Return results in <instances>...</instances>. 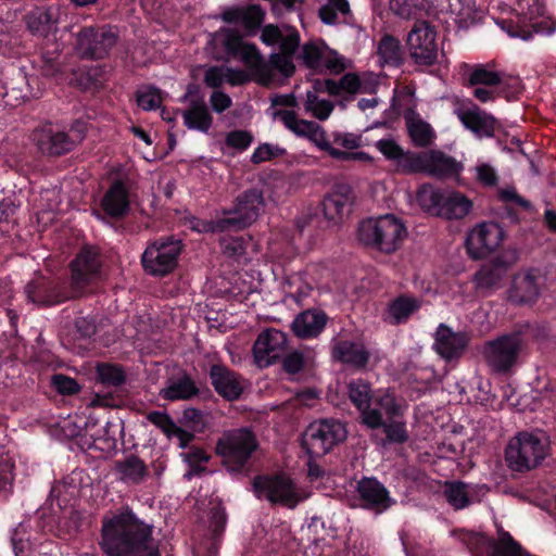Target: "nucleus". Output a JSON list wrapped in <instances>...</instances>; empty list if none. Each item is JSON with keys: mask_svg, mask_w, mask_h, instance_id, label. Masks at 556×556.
<instances>
[{"mask_svg": "<svg viewBox=\"0 0 556 556\" xmlns=\"http://www.w3.org/2000/svg\"><path fill=\"white\" fill-rule=\"evenodd\" d=\"M161 102L162 98L156 88H149L146 91H140L137 93V103L141 109L146 111L159 108Z\"/></svg>", "mask_w": 556, "mask_h": 556, "instance_id": "obj_59", "label": "nucleus"}, {"mask_svg": "<svg viewBox=\"0 0 556 556\" xmlns=\"http://www.w3.org/2000/svg\"><path fill=\"white\" fill-rule=\"evenodd\" d=\"M253 490L258 498L275 505L278 503V473L256 476L253 479Z\"/></svg>", "mask_w": 556, "mask_h": 556, "instance_id": "obj_45", "label": "nucleus"}, {"mask_svg": "<svg viewBox=\"0 0 556 556\" xmlns=\"http://www.w3.org/2000/svg\"><path fill=\"white\" fill-rule=\"evenodd\" d=\"M210 379L215 391L227 401L238 400L243 392L240 376L225 365H212Z\"/></svg>", "mask_w": 556, "mask_h": 556, "instance_id": "obj_19", "label": "nucleus"}, {"mask_svg": "<svg viewBox=\"0 0 556 556\" xmlns=\"http://www.w3.org/2000/svg\"><path fill=\"white\" fill-rule=\"evenodd\" d=\"M471 208L472 203L467 197L456 191H448L444 192L442 207L441 211H439V216H443L448 219H458L468 215Z\"/></svg>", "mask_w": 556, "mask_h": 556, "instance_id": "obj_36", "label": "nucleus"}, {"mask_svg": "<svg viewBox=\"0 0 556 556\" xmlns=\"http://www.w3.org/2000/svg\"><path fill=\"white\" fill-rule=\"evenodd\" d=\"M199 394V389L194 381L187 374L180 378L169 380L167 387L160 390L159 395L167 401H186Z\"/></svg>", "mask_w": 556, "mask_h": 556, "instance_id": "obj_34", "label": "nucleus"}, {"mask_svg": "<svg viewBox=\"0 0 556 556\" xmlns=\"http://www.w3.org/2000/svg\"><path fill=\"white\" fill-rule=\"evenodd\" d=\"M410 56L418 64H432L438 56L437 31L427 22H418L407 36Z\"/></svg>", "mask_w": 556, "mask_h": 556, "instance_id": "obj_15", "label": "nucleus"}, {"mask_svg": "<svg viewBox=\"0 0 556 556\" xmlns=\"http://www.w3.org/2000/svg\"><path fill=\"white\" fill-rule=\"evenodd\" d=\"M350 13L348 0H326L318 11L321 22L327 25H336L341 21H345Z\"/></svg>", "mask_w": 556, "mask_h": 556, "instance_id": "obj_37", "label": "nucleus"}, {"mask_svg": "<svg viewBox=\"0 0 556 556\" xmlns=\"http://www.w3.org/2000/svg\"><path fill=\"white\" fill-rule=\"evenodd\" d=\"M24 18L28 29L39 35H46L54 23L51 10L45 7L34 8Z\"/></svg>", "mask_w": 556, "mask_h": 556, "instance_id": "obj_41", "label": "nucleus"}, {"mask_svg": "<svg viewBox=\"0 0 556 556\" xmlns=\"http://www.w3.org/2000/svg\"><path fill=\"white\" fill-rule=\"evenodd\" d=\"M253 141V136L248 130H232L227 134L225 143L227 147L243 151Z\"/></svg>", "mask_w": 556, "mask_h": 556, "instance_id": "obj_58", "label": "nucleus"}, {"mask_svg": "<svg viewBox=\"0 0 556 556\" xmlns=\"http://www.w3.org/2000/svg\"><path fill=\"white\" fill-rule=\"evenodd\" d=\"M96 332L97 327L92 319L78 317L75 320V336L77 339H90Z\"/></svg>", "mask_w": 556, "mask_h": 556, "instance_id": "obj_63", "label": "nucleus"}, {"mask_svg": "<svg viewBox=\"0 0 556 556\" xmlns=\"http://www.w3.org/2000/svg\"><path fill=\"white\" fill-rule=\"evenodd\" d=\"M35 139L40 152L47 156H61L70 153L84 139L80 131H63L46 125L36 130Z\"/></svg>", "mask_w": 556, "mask_h": 556, "instance_id": "obj_13", "label": "nucleus"}, {"mask_svg": "<svg viewBox=\"0 0 556 556\" xmlns=\"http://www.w3.org/2000/svg\"><path fill=\"white\" fill-rule=\"evenodd\" d=\"M52 387L63 395H74L80 391L78 382L66 375L55 374L51 377Z\"/></svg>", "mask_w": 556, "mask_h": 556, "instance_id": "obj_55", "label": "nucleus"}, {"mask_svg": "<svg viewBox=\"0 0 556 556\" xmlns=\"http://www.w3.org/2000/svg\"><path fill=\"white\" fill-rule=\"evenodd\" d=\"M98 379L105 386L118 387L125 382V372L122 367L112 364L97 366Z\"/></svg>", "mask_w": 556, "mask_h": 556, "instance_id": "obj_50", "label": "nucleus"}, {"mask_svg": "<svg viewBox=\"0 0 556 556\" xmlns=\"http://www.w3.org/2000/svg\"><path fill=\"white\" fill-rule=\"evenodd\" d=\"M375 146L388 160L394 161L400 168L404 172H408V163H410L409 156H415V153L404 152L403 149L390 138L380 139Z\"/></svg>", "mask_w": 556, "mask_h": 556, "instance_id": "obj_40", "label": "nucleus"}, {"mask_svg": "<svg viewBox=\"0 0 556 556\" xmlns=\"http://www.w3.org/2000/svg\"><path fill=\"white\" fill-rule=\"evenodd\" d=\"M375 402L388 417L387 421L382 420L379 427L383 428L387 440L391 443L405 442L408 438L406 424L400 419L405 406L400 404L389 391L378 393Z\"/></svg>", "mask_w": 556, "mask_h": 556, "instance_id": "obj_16", "label": "nucleus"}, {"mask_svg": "<svg viewBox=\"0 0 556 556\" xmlns=\"http://www.w3.org/2000/svg\"><path fill=\"white\" fill-rule=\"evenodd\" d=\"M280 119L285 126L298 136L307 137L319 149L329 148L325 130L316 123L298 118L293 112L281 111Z\"/></svg>", "mask_w": 556, "mask_h": 556, "instance_id": "obj_24", "label": "nucleus"}, {"mask_svg": "<svg viewBox=\"0 0 556 556\" xmlns=\"http://www.w3.org/2000/svg\"><path fill=\"white\" fill-rule=\"evenodd\" d=\"M226 80V71L218 66L210 67L204 74V83L210 88H218Z\"/></svg>", "mask_w": 556, "mask_h": 556, "instance_id": "obj_64", "label": "nucleus"}, {"mask_svg": "<svg viewBox=\"0 0 556 556\" xmlns=\"http://www.w3.org/2000/svg\"><path fill=\"white\" fill-rule=\"evenodd\" d=\"M181 249V241L173 238L152 242L147 247L141 257L144 270L150 275L160 277L172 273L177 266Z\"/></svg>", "mask_w": 556, "mask_h": 556, "instance_id": "obj_10", "label": "nucleus"}, {"mask_svg": "<svg viewBox=\"0 0 556 556\" xmlns=\"http://www.w3.org/2000/svg\"><path fill=\"white\" fill-rule=\"evenodd\" d=\"M257 447L254 433L247 428H240L225 431L216 441L215 453L228 471L241 472Z\"/></svg>", "mask_w": 556, "mask_h": 556, "instance_id": "obj_7", "label": "nucleus"}, {"mask_svg": "<svg viewBox=\"0 0 556 556\" xmlns=\"http://www.w3.org/2000/svg\"><path fill=\"white\" fill-rule=\"evenodd\" d=\"M477 181L486 187H493L497 182V174L495 168L485 162H479L473 167Z\"/></svg>", "mask_w": 556, "mask_h": 556, "instance_id": "obj_56", "label": "nucleus"}, {"mask_svg": "<svg viewBox=\"0 0 556 556\" xmlns=\"http://www.w3.org/2000/svg\"><path fill=\"white\" fill-rule=\"evenodd\" d=\"M468 344V337L463 332H454L445 325H440L435 332L434 349L443 358L458 357Z\"/></svg>", "mask_w": 556, "mask_h": 556, "instance_id": "obj_25", "label": "nucleus"}, {"mask_svg": "<svg viewBox=\"0 0 556 556\" xmlns=\"http://www.w3.org/2000/svg\"><path fill=\"white\" fill-rule=\"evenodd\" d=\"M114 471L119 480L128 484H139L149 476L144 462L132 454L122 460H116Z\"/></svg>", "mask_w": 556, "mask_h": 556, "instance_id": "obj_32", "label": "nucleus"}, {"mask_svg": "<svg viewBox=\"0 0 556 556\" xmlns=\"http://www.w3.org/2000/svg\"><path fill=\"white\" fill-rule=\"evenodd\" d=\"M520 345L518 336H504L488 342L483 354L491 367L497 371H506L516 363Z\"/></svg>", "mask_w": 556, "mask_h": 556, "instance_id": "obj_17", "label": "nucleus"}, {"mask_svg": "<svg viewBox=\"0 0 556 556\" xmlns=\"http://www.w3.org/2000/svg\"><path fill=\"white\" fill-rule=\"evenodd\" d=\"M504 239L505 231L497 223H479L467 232L466 253L471 260H484L502 245Z\"/></svg>", "mask_w": 556, "mask_h": 556, "instance_id": "obj_12", "label": "nucleus"}, {"mask_svg": "<svg viewBox=\"0 0 556 556\" xmlns=\"http://www.w3.org/2000/svg\"><path fill=\"white\" fill-rule=\"evenodd\" d=\"M71 283L64 287L43 278L26 286L27 298L40 306H53L77 300L93 292L92 286L100 276L101 261L96 248L85 247L71 262Z\"/></svg>", "mask_w": 556, "mask_h": 556, "instance_id": "obj_1", "label": "nucleus"}, {"mask_svg": "<svg viewBox=\"0 0 556 556\" xmlns=\"http://www.w3.org/2000/svg\"><path fill=\"white\" fill-rule=\"evenodd\" d=\"M147 420L159 428L168 439L176 437L181 448H186L195 438L192 432L177 426L166 412H150L147 414Z\"/></svg>", "mask_w": 556, "mask_h": 556, "instance_id": "obj_30", "label": "nucleus"}, {"mask_svg": "<svg viewBox=\"0 0 556 556\" xmlns=\"http://www.w3.org/2000/svg\"><path fill=\"white\" fill-rule=\"evenodd\" d=\"M336 359L356 369H364L371 359V352L361 341L341 340L332 349Z\"/></svg>", "mask_w": 556, "mask_h": 556, "instance_id": "obj_23", "label": "nucleus"}, {"mask_svg": "<svg viewBox=\"0 0 556 556\" xmlns=\"http://www.w3.org/2000/svg\"><path fill=\"white\" fill-rule=\"evenodd\" d=\"M315 91H307L305 101V111L311 113L319 121H326L332 113L334 105L331 101L320 99L316 92V84L314 85Z\"/></svg>", "mask_w": 556, "mask_h": 556, "instance_id": "obj_48", "label": "nucleus"}, {"mask_svg": "<svg viewBox=\"0 0 556 556\" xmlns=\"http://www.w3.org/2000/svg\"><path fill=\"white\" fill-rule=\"evenodd\" d=\"M455 114L462 124L479 137H492L495 128V119L477 105L469 103L455 110Z\"/></svg>", "mask_w": 556, "mask_h": 556, "instance_id": "obj_21", "label": "nucleus"}, {"mask_svg": "<svg viewBox=\"0 0 556 556\" xmlns=\"http://www.w3.org/2000/svg\"><path fill=\"white\" fill-rule=\"evenodd\" d=\"M390 10L402 18H410L418 8L414 0H390Z\"/></svg>", "mask_w": 556, "mask_h": 556, "instance_id": "obj_60", "label": "nucleus"}, {"mask_svg": "<svg viewBox=\"0 0 556 556\" xmlns=\"http://www.w3.org/2000/svg\"><path fill=\"white\" fill-rule=\"evenodd\" d=\"M223 254L229 258L238 260L245 254L244 241L240 237H231L220 241Z\"/></svg>", "mask_w": 556, "mask_h": 556, "instance_id": "obj_57", "label": "nucleus"}, {"mask_svg": "<svg viewBox=\"0 0 556 556\" xmlns=\"http://www.w3.org/2000/svg\"><path fill=\"white\" fill-rule=\"evenodd\" d=\"M179 422L194 432H203L208 427L207 414L194 407L186 408Z\"/></svg>", "mask_w": 556, "mask_h": 556, "instance_id": "obj_49", "label": "nucleus"}, {"mask_svg": "<svg viewBox=\"0 0 556 556\" xmlns=\"http://www.w3.org/2000/svg\"><path fill=\"white\" fill-rule=\"evenodd\" d=\"M419 306L420 302L416 298L400 296L389 305L388 313L393 321L399 324L417 311Z\"/></svg>", "mask_w": 556, "mask_h": 556, "instance_id": "obj_47", "label": "nucleus"}, {"mask_svg": "<svg viewBox=\"0 0 556 556\" xmlns=\"http://www.w3.org/2000/svg\"><path fill=\"white\" fill-rule=\"evenodd\" d=\"M443 198L444 193L429 185L420 187L417 192V201L422 210L438 216L442 207Z\"/></svg>", "mask_w": 556, "mask_h": 556, "instance_id": "obj_46", "label": "nucleus"}, {"mask_svg": "<svg viewBox=\"0 0 556 556\" xmlns=\"http://www.w3.org/2000/svg\"><path fill=\"white\" fill-rule=\"evenodd\" d=\"M540 279L541 275L536 269L519 273L514 279L510 298L519 303L535 300L540 292Z\"/></svg>", "mask_w": 556, "mask_h": 556, "instance_id": "obj_28", "label": "nucleus"}, {"mask_svg": "<svg viewBox=\"0 0 556 556\" xmlns=\"http://www.w3.org/2000/svg\"><path fill=\"white\" fill-rule=\"evenodd\" d=\"M450 9L460 21L472 18L475 3L472 0H448Z\"/></svg>", "mask_w": 556, "mask_h": 556, "instance_id": "obj_61", "label": "nucleus"}, {"mask_svg": "<svg viewBox=\"0 0 556 556\" xmlns=\"http://www.w3.org/2000/svg\"><path fill=\"white\" fill-rule=\"evenodd\" d=\"M184 124L189 129L207 132L213 124V117L203 100H192L190 106L181 112Z\"/></svg>", "mask_w": 556, "mask_h": 556, "instance_id": "obj_33", "label": "nucleus"}, {"mask_svg": "<svg viewBox=\"0 0 556 556\" xmlns=\"http://www.w3.org/2000/svg\"><path fill=\"white\" fill-rule=\"evenodd\" d=\"M551 453L549 437L542 430H523L511 437L505 448L507 466L517 472L539 467Z\"/></svg>", "mask_w": 556, "mask_h": 556, "instance_id": "obj_4", "label": "nucleus"}, {"mask_svg": "<svg viewBox=\"0 0 556 556\" xmlns=\"http://www.w3.org/2000/svg\"><path fill=\"white\" fill-rule=\"evenodd\" d=\"M300 35L291 26L280 25V77H289L295 71V62L316 72L339 74L346 67L344 58L324 42H309L300 50Z\"/></svg>", "mask_w": 556, "mask_h": 556, "instance_id": "obj_3", "label": "nucleus"}, {"mask_svg": "<svg viewBox=\"0 0 556 556\" xmlns=\"http://www.w3.org/2000/svg\"><path fill=\"white\" fill-rule=\"evenodd\" d=\"M405 118L409 136L416 146L426 147L432 142L434 132L428 123L415 116L413 112L406 114Z\"/></svg>", "mask_w": 556, "mask_h": 556, "instance_id": "obj_39", "label": "nucleus"}, {"mask_svg": "<svg viewBox=\"0 0 556 556\" xmlns=\"http://www.w3.org/2000/svg\"><path fill=\"white\" fill-rule=\"evenodd\" d=\"M263 207L262 191L257 189L247 190L237 197L236 205L232 208L224 211L227 216L216 222V229L219 231L242 230L257 219Z\"/></svg>", "mask_w": 556, "mask_h": 556, "instance_id": "obj_9", "label": "nucleus"}, {"mask_svg": "<svg viewBox=\"0 0 556 556\" xmlns=\"http://www.w3.org/2000/svg\"><path fill=\"white\" fill-rule=\"evenodd\" d=\"M238 56L253 71L262 85H268L273 80L274 71L278 70V53H271L269 61L265 62L254 45L245 43Z\"/></svg>", "mask_w": 556, "mask_h": 556, "instance_id": "obj_20", "label": "nucleus"}, {"mask_svg": "<svg viewBox=\"0 0 556 556\" xmlns=\"http://www.w3.org/2000/svg\"><path fill=\"white\" fill-rule=\"evenodd\" d=\"M153 527L129 508L102 520L99 546L106 556H161Z\"/></svg>", "mask_w": 556, "mask_h": 556, "instance_id": "obj_2", "label": "nucleus"}, {"mask_svg": "<svg viewBox=\"0 0 556 556\" xmlns=\"http://www.w3.org/2000/svg\"><path fill=\"white\" fill-rule=\"evenodd\" d=\"M409 160V173L421 172L435 177L457 176L463 168L455 159L438 150L415 153Z\"/></svg>", "mask_w": 556, "mask_h": 556, "instance_id": "obj_14", "label": "nucleus"}, {"mask_svg": "<svg viewBox=\"0 0 556 556\" xmlns=\"http://www.w3.org/2000/svg\"><path fill=\"white\" fill-rule=\"evenodd\" d=\"M222 18L228 24L241 23L248 31L254 33L263 23L264 12L255 4L245 8H229L222 13Z\"/></svg>", "mask_w": 556, "mask_h": 556, "instance_id": "obj_31", "label": "nucleus"}, {"mask_svg": "<svg viewBox=\"0 0 556 556\" xmlns=\"http://www.w3.org/2000/svg\"><path fill=\"white\" fill-rule=\"evenodd\" d=\"M476 488L463 482H450L445 485V496L448 503L456 509H462L469 505L473 500Z\"/></svg>", "mask_w": 556, "mask_h": 556, "instance_id": "obj_38", "label": "nucleus"}, {"mask_svg": "<svg viewBox=\"0 0 556 556\" xmlns=\"http://www.w3.org/2000/svg\"><path fill=\"white\" fill-rule=\"evenodd\" d=\"M277 330L268 328L263 330L256 338L253 348L254 364L258 368H266L278 361Z\"/></svg>", "mask_w": 556, "mask_h": 556, "instance_id": "obj_26", "label": "nucleus"}, {"mask_svg": "<svg viewBox=\"0 0 556 556\" xmlns=\"http://www.w3.org/2000/svg\"><path fill=\"white\" fill-rule=\"evenodd\" d=\"M378 62L380 65L396 66L401 62L402 51L399 40L392 36H384L377 48Z\"/></svg>", "mask_w": 556, "mask_h": 556, "instance_id": "obj_44", "label": "nucleus"}, {"mask_svg": "<svg viewBox=\"0 0 556 556\" xmlns=\"http://www.w3.org/2000/svg\"><path fill=\"white\" fill-rule=\"evenodd\" d=\"M119 38L110 25L84 27L77 34V51L83 59L102 60L110 54Z\"/></svg>", "mask_w": 556, "mask_h": 556, "instance_id": "obj_11", "label": "nucleus"}, {"mask_svg": "<svg viewBox=\"0 0 556 556\" xmlns=\"http://www.w3.org/2000/svg\"><path fill=\"white\" fill-rule=\"evenodd\" d=\"M361 86L359 78L355 74H345L339 83L332 79H325L316 81V90L326 91L330 94L337 96L341 91L354 93Z\"/></svg>", "mask_w": 556, "mask_h": 556, "instance_id": "obj_42", "label": "nucleus"}, {"mask_svg": "<svg viewBox=\"0 0 556 556\" xmlns=\"http://www.w3.org/2000/svg\"><path fill=\"white\" fill-rule=\"evenodd\" d=\"M220 35L223 36L222 45L224 46L226 52L237 58L239 55L240 50L243 48L245 42H243L242 36L235 29H222Z\"/></svg>", "mask_w": 556, "mask_h": 556, "instance_id": "obj_54", "label": "nucleus"}, {"mask_svg": "<svg viewBox=\"0 0 556 556\" xmlns=\"http://www.w3.org/2000/svg\"><path fill=\"white\" fill-rule=\"evenodd\" d=\"M309 494L302 483L280 473V506L292 509L307 500Z\"/></svg>", "mask_w": 556, "mask_h": 556, "instance_id": "obj_35", "label": "nucleus"}, {"mask_svg": "<svg viewBox=\"0 0 556 556\" xmlns=\"http://www.w3.org/2000/svg\"><path fill=\"white\" fill-rule=\"evenodd\" d=\"M41 73L46 77H54L61 72L60 51L58 48L48 49V43L41 53Z\"/></svg>", "mask_w": 556, "mask_h": 556, "instance_id": "obj_52", "label": "nucleus"}, {"mask_svg": "<svg viewBox=\"0 0 556 556\" xmlns=\"http://www.w3.org/2000/svg\"><path fill=\"white\" fill-rule=\"evenodd\" d=\"M353 203V193L348 185L336 186L321 202L323 218H319L318 207L304 208L295 220L300 231L314 225L321 229H333L341 225L350 213Z\"/></svg>", "mask_w": 556, "mask_h": 556, "instance_id": "obj_5", "label": "nucleus"}, {"mask_svg": "<svg viewBox=\"0 0 556 556\" xmlns=\"http://www.w3.org/2000/svg\"><path fill=\"white\" fill-rule=\"evenodd\" d=\"M306 363V357L301 351L289 353L283 359V368L289 374H296L302 370Z\"/></svg>", "mask_w": 556, "mask_h": 556, "instance_id": "obj_62", "label": "nucleus"}, {"mask_svg": "<svg viewBox=\"0 0 556 556\" xmlns=\"http://www.w3.org/2000/svg\"><path fill=\"white\" fill-rule=\"evenodd\" d=\"M502 269L493 266H483L476 275L475 282L478 289L486 290L495 287L502 279Z\"/></svg>", "mask_w": 556, "mask_h": 556, "instance_id": "obj_51", "label": "nucleus"}, {"mask_svg": "<svg viewBox=\"0 0 556 556\" xmlns=\"http://www.w3.org/2000/svg\"><path fill=\"white\" fill-rule=\"evenodd\" d=\"M101 206L113 218H123L129 211L128 191L122 180H115L102 198Z\"/></svg>", "mask_w": 556, "mask_h": 556, "instance_id": "obj_27", "label": "nucleus"}, {"mask_svg": "<svg viewBox=\"0 0 556 556\" xmlns=\"http://www.w3.org/2000/svg\"><path fill=\"white\" fill-rule=\"evenodd\" d=\"M406 236L403 220L393 214L368 218L358 227V238L363 243L386 253L397 250Z\"/></svg>", "mask_w": 556, "mask_h": 556, "instance_id": "obj_6", "label": "nucleus"}, {"mask_svg": "<svg viewBox=\"0 0 556 556\" xmlns=\"http://www.w3.org/2000/svg\"><path fill=\"white\" fill-rule=\"evenodd\" d=\"M348 391L351 402L359 412L362 422L370 429H378L382 425V414L380 409L370 407V384L362 379L352 380L348 384Z\"/></svg>", "mask_w": 556, "mask_h": 556, "instance_id": "obj_18", "label": "nucleus"}, {"mask_svg": "<svg viewBox=\"0 0 556 556\" xmlns=\"http://www.w3.org/2000/svg\"><path fill=\"white\" fill-rule=\"evenodd\" d=\"M226 521V511L220 503L211 507L208 513V529L212 534V543L208 548L211 555H215L217 553V541L225 530Z\"/></svg>", "mask_w": 556, "mask_h": 556, "instance_id": "obj_43", "label": "nucleus"}, {"mask_svg": "<svg viewBox=\"0 0 556 556\" xmlns=\"http://www.w3.org/2000/svg\"><path fill=\"white\" fill-rule=\"evenodd\" d=\"M326 324L327 316L324 312L307 309L294 318L292 330L299 338H315L323 331Z\"/></svg>", "mask_w": 556, "mask_h": 556, "instance_id": "obj_29", "label": "nucleus"}, {"mask_svg": "<svg viewBox=\"0 0 556 556\" xmlns=\"http://www.w3.org/2000/svg\"><path fill=\"white\" fill-rule=\"evenodd\" d=\"M357 493L362 505L377 513L388 509L393 503L386 488L372 478L362 479L357 483Z\"/></svg>", "mask_w": 556, "mask_h": 556, "instance_id": "obj_22", "label": "nucleus"}, {"mask_svg": "<svg viewBox=\"0 0 556 556\" xmlns=\"http://www.w3.org/2000/svg\"><path fill=\"white\" fill-rule=\"evenodd\" d=\"M345 426L333 419L311 422L302 434L301 445L307 457L321 458L346 438Z\"/></svg>", "mask_w": 556, "mask_h": 556, "instance_id": "obj_8", "label": "nucleus"}, {"mask_svg": "<svg viewBox=\"0 0 556 556\" xmlns=\"http://www.w3.org/2000/svg\"><path fill=\"white\" fill-rule=\"evenodd\" d=\"M500 83L501 76L497 72L482 66L475 68L469 76L470 86L496 87Z\"/></svg>", "mask_w": 556, "mask_h": 556, "instance_id": "obj_53", "label": "nucleus"}]
</instances>
